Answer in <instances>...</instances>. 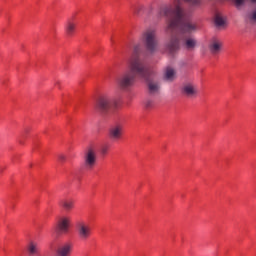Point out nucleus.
<instances>
[{
    "label": "nucleus",
    "mask_w": 256,
    "mask_h": 256,
    "mask_svg": "<svg viewBox=\"0 0 256 256\" xmlns=\"http://www.w3.org/2000/svg\"><path fill=\"white\" fill-rule=\"evenodd\" d=\"M184 1L193 6L201 5V0ZM158 15L159 17H168L170 19L166 28L168 35H177V31H180V35H191V33H196L199 29L197 23L188 18L187 12L181 6V0H177L175 6L161 7Z\"/></svg>",
    "instance_id": "nucleus-1"
},
{
    "label": "nucleus",
    "mask_w": 256,
    "mask_h": 256,
    "mask_svg": "<svg viewBox=\"0 0 256 256\" xmlns=\"http://www.w3.org/2000/svg\"><path fill=\"white\" fill-rule=\"evenodd\" d=\"M139 51H141V46L136 45L134 47L133 56L129 60L128 67L135 75H138L140 79L146 81L149 95H159V93H161V81L157 76V71L145 65V62L139 58Z\"/></svg>",
    "instance_id": "nucleus-2"
},
{
    "label": "nucleus",
    "mask_w": 256,
    "mask_h": 256,
    "mask_svg": "<svg viewBox=\"0 0 256 256\" xmlns=\"http://www.w3.org/2000/svg\"><path fill=\"white\" fill-rule=\"evenodd\" d=\"M180 49L192 52L197 49V39L185 34H171L170 39L166 43V51L170 55H175Z\"/></svg>",
    "instance_id": "nucleus-3"
},
{
    "label": "nucleus",
    "mask_w": 256,
    "mask_h": 256,
    "mask_svg": "<svg viewBox=\"0 0 256 256\" xmlns=\"http://www.w3.org/2000/svg\"><path fill=\"white\" fill-rule=\"evenodd\" d=\"M141 41L148 53H155L159 45V41L157 40V29H146L141 35Z\"/></svg>",
    "instance_id": "nucleus-4"
},
{
    "label": "nucleus",
    "mask_w": 256,
    "mask_h": 256,
    "mask_svg": "<svg viewBox=\"0 0 256 256\" xmlns=\"http://www.w3.org/2000/svg\"><path fill=\"white\" fill-rule=\"evenodd\" d=\"M136 77H139V75L135 74V72H133V70L130 69V71H126L118 77V86L120 87V89L127 91L128 89H131L133 85H135Z\"/></svg>",
    "instance_id": "nucleus-5"
},
{
    "label": "nucleus",
    "mask_w": 256,
    "mask_h": 256,
    "mask_svg": "<svg viewBox=\"0 0 256 256\" xmlns=\"http://www.w3.org/2000/svg\"><path fill=\"white\" fill-rule=\"evenodd\" d=\"M76 231L81 241H87L91 237V226L83 220H78L75 224Z\"/></svg>",
    "instance_id": "nucleus-6"
},
{
    "label": "nucleus",
    "mask_w": 256,
    "mask_h": 256,
    "mask_svg": "<svg viewBox=\"0 0 256 256\" xmlns=\"http://www.w3.org/2000/svg\"><path fill=\"white\" fill-rule=\"evenodd\" d=\"M97 164V151L93 148H88L84 154V167L87 171H91Z\"/></svg>",
    "instance_id": "nucleus-7"
},
{
    "label": "nucleus",
    "mask_w": 256,
    "mask_h": 256,
    "mask_svg": "<svg viewBox=\"0 0 256 256\" xmlns=\"http://www.w3.org/2000/svg\"><path fill=\"white\" fill-rule=\"evenodd\" d=\"M113 105H117V103L111 96H101L97 101V108L101 113H108Z\"/></svg>",
    "instance_id": "nucleus-8"
},
{
    "label": "nucleus",
    "mask_w": 256,
    "mask_h": 256,
    "mask_svg": "<svg viewBox=\"0 0 256 256\" xmlns=\"http://www.w3.org/2000/svg\"><path fill=\"white\" fill-rule=\"evenodd\" d=\"M108 137L111 141H119L123 137V126L120 124L111 126L108 130Z\"/></svg>",
    "instance_id": "nucleus-9"
},
{
    "label": "nucleus",
    "mask_w": 256,
    "mask_h": 256,
    "mask_svg": "<svg viewBox=\"0 0 256 256\" xmlns=\"http://www.w3.org/2000/svg\"><path fill=\"white\" fill-rule=\"evenodd\" d=\"M199 91L197 90V86L193 83H186L182 87V95L184 97H188V99H193L197 97Z\"/></svg>",
    "instance_id": "nucleus-10"
},
{
    "label": "nucleus",
    "mask_w": 256,
    "mask_h": 256,
    "mask_svg": "<svg viewBox=\"0 0 256 256\" xmlns=\"http://www.w3.org/2000/svg\"><path fill=\"white\" fill-rule=\"evenodd\" d=\"M69 223H70L69 218H66V217L61 218L56 224V232L59 235L68 233L69 232Z\"/></svg>",
    "instance_id": "nucleus-11"
},
{
    "label": "nucleus",
    "mask_w": 256,
    "mask_h": 256,
    "mask_svg": "<svg viewBox=\"0 0 256 256\" xmlns=\"http://www.w3.org/2000/svg\"><path fill=\"white\" fill-rule=\"evenodd\" d=\"M222 47L223 43L217 38H213L208 45V49L212 55H218V53L221 52Z\"/></svg>",
    "instance_id": "nucleus-12"
},
{
    "label": "nucleus",
    "mask_w": 256,
    "mask_h": 256,
    "mask_svg": "<svg viewBox=\"0 0 256 256\" xmlns=\"http://www.w3.org/2000/svg\"><path fill=\"white\" fill-rule=\"evenodd\" d=\"M163 79L167 83H173L177 79V71L174 68L167 67L164 71Z\"/></svg>",
    "instance_id": "nucleus-13"
},
{
    "label": "nucleus",
    "mask_w": 256,
    "mask_h": 256,
    "mask_svg": "<svg viewBox=\"0 0 256 256\" xmlns=\"http://www.w3.org/2000/svg\"><path fill=\"white\" fill-rule=\"evenodd\" d=\"M59 205L62 207V209H64V211H72V209H74L75 207V201L73 199H61L59 201Z\"/></svg>",
    "instance_id": "nucleus-14"
},
{
    "label": "nucleus",
    "mask_w": 256,
    "mask_h": 256,
    "mask_svg": "<svg viewBox=\"0 0 256 256\" xmlns=\"http://www.w3.org/2000/svg\"><path fill=\"white\" fill-rule=\"evenodd\" d=\"M71 253V244H64L58 249V256H69Z\"/></svg>",
    "instance_id": "nucleus-15"
},
{
    "label": "nucleus",
    "mask_w": 256,
    "mask_h": 256,
    "mask_svg": "<svg viewBox=\"0 0 256 256\" xmlns=\"http://www.w3.org/2000/svg\"><path fill=\"white\" fill-rule=\"evenodd\" d=\"M214 23L216 27H225V18H223V15L221 14H216Z\"/></svg>",
    "instance_id": "nucleus-16"
},
{
    "label": "nucleus",
    "mask_w": 256,
    "mask_h": 256,
    "mask_svg": "<svg viewBox=\"0 0 256 256\" xmlns=\"http://www.w3.org/2000/svg\"><path fill=\"white\" fill-rule=\"evenodd\" d=\"M75 23L68 21L66 26H65V31L67 33V35L71 36L73 35V33H75Z\"/></svg>",
    "instance_id": "nucleus-17"
},
{
    "label": "nucleus",
    "mask_w": 256,
    "mask_h": 256,
    "mask_svg": "<svg viewBox=\"0 0 256 256\" xmlns=\"http://www.w3.org/2000/svg\"><path fill=\"white\" fill-rule=\"evenodd\" d=\"M28 251L30 255H37V253L39 252V246H37L36 243L31 242L28 246Z\"/></svg>",
    "instance_id": "nucleus-18"
},
{
    "label": "nucleus",
    "mask_w": 256,
    "mask_h": 256,
    "mask_svg": "<svg viewBox=\"0 0 256 256\" xmlns=\"http://www.w3.org/2000/svg\"><path fill=\"white\" fill-rule=\"evenodd\" d=\"M236 9L241 10L242 7H245L247 0H232Z\"/></svg>",
    "instance_id": "nucleus-19"
},
{
    "label": "nucleus",
    "mask_w": 256,
    "mask_h": 256,
    "mask_svg": "<svg viewBox=\"0 0 256 256\" xmlns=\"http://www.w3.org/2000/svg\"><path fill=\"white\" fill-rule=\"evenodd\" d=\"M246 17L250 23H256V8L252 12L248 13Z\"/></svg>",
    "instance_id": "nucleus-20"
},
{
    "label": "nucleus",
    "mask_w": 256,
    "mask_h": 256,
    "mask_svg": "<svg viewBox=\"0 0 256 256\" xmlns=\"http://www.w3.org/2000/svg\"><path fill=\"white\" fill-rule=\"evenodd\" d=\"M144 105H145L146 109H153V107L155 106V101H153V99L148 98L144 102Z\"/></svg>",
    "instance_id": "nucleus-21"
},
{
    "label": "nucleus",
    "mask_w": 256,
    "mask_h": 256,
    "mask_svg": "<svg viewBox=\"0 0 256 256\" xmlns=\"http://www.w3.org/2000/svg\"><path fill=\"white\" fill-rule=\"evenodd\" d=\"M107 151H109V146L104 145V146L101 147L102 155H107Z\"/></svg>",
    "instance_id": "nucleus-22"
},
{
    "label": "nucleus",
    "mask_w": 256,
    "mask_h": 256,
    "mask_svg": "<svg viewBox=\"0 0 256 256\" xmlns=\"http://www.w3.org/2000/svg\"><path fill=\"white\" fill-rule=\"evenodd\" d=\"M67 159V157L63 154L58 155V161H60L61 163L65 162Z\"/></svg>",
    "instance_id": "nucleus-23"
},
{
    "label": "nucleus",
    "mask_w": 256,
    "mask_h": 256,
    "mask_svg": "<svg viewBox=\"0 0 256 256\" xmlns=\"http://www.w3.org/2000/svg\"><path fill=\"white\" fill-rule=\"evenodd\" d=\"M251 1V3H256V0H250Z\"/></svg>",
    "instance_id": "nucleus-24"
}]
</instances>
